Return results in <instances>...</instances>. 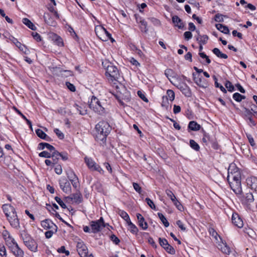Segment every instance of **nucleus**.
Masks as SVG:
<instances>
[{"mask_svg":"<svg viewBox=\"0 0 257 257\" xmlns=\"http://www.w3.org/2000/svg\"><path fill=\"white\" fill-rule=\"evenodd\" d=\"M111 128L109 124L105 121H99L95 126V138L101 145L105 143L107 136Z\"/></svg>","mask_w":257,"mask_h":257,"instance_id":"nucleus-1","label":"nucleus"},{"mask_svg":"<svg viewBox=\"0 0 257 257\" xmlns=\"http://www.w3.org/2000/svg\"><path fill=\"white\" fill-rule=\"evenodd\" d=\"M2 208L11 225L15 228H20L19 219L14 207L10 204H5L3 205Z\"/></svg>","mask_w":257,"mask_h":257,"instance_id":"nucleus-2","label":"nucleus"},{"mask_svg":"<svg viewBox=\"0 0 257 257\" xmlns=\"http://www.w3.org/2000/svg\"><path fill=\"white\" fill-rule=\"evenodd\" d=\"M102 65L105 69V75L108 80L113 81L117 80L119 77L117 68L109 61H105L102 62Z\"/></svg>","mask_w":257,"mask_h":257,"instance_id":"nucleus-3","label":"nucleus"},{"mask_svg":"<svg viewBox=\"0 0 257 257\" xmlns=\"http://www.w3.org/2000/svg\"><path fill=\"white\" fill-rule=\"evenodd\" d=\"M105 104L104 102L100 101L97 97L92 96L89 106L95 112L103 115L105 113Z\"/></svg>","mask_w":257,"mask_h":257,"instance_id":"nucleus-4","label":"nucleus"},{"mask_svg":"<svg viewBox=\"0 0 257 257\" xmlns=\"http://www.w3.org/2000/svg\"><path fill=\"white\" fill-rule=\"evenodd\" d=\"M106 226H109L108 223H105L104 222V219L102 217H101L99 219L96 221H92L90 222V227L91 228V232L96 233L99 232L101 229Z\"/></svg>","mask_w":257,"mask_h":257,"instance_id":"nucleus-5","label":"nucleus"},{"mask_svg":"<svg viewBox=\"0 0 257 257\" xmlns=\"http://www.w3.org/2000/svg\"><path fill=\"white\" fill-rule=\"evenodd\" d=\"M95 32L97 37L102 41H106L107 39H112L111 35L102 26L95 27Z\"/></svg>","mask_w":257,"mask_h":257,"instance_id":"nucleus-6","label":"nucleus"},{"mask_svg":"<svg viewBox=\"0 0 257 257\" xmlns=\"http://www.w3.org/2000/svg\"><path fill=\"white\" fill-rule=\"evenodd\" d=\"M237 179L241 178L240 172L238 168L236 166L235 164L231 163L229 165L228 169V176L227 180L228 181L229 178Z\"/></svg>","mask_w":257,"mask_h":257,"instance_id":"nucleus-7","label":"nucleus"},{"mask_svg":"<svg viewBox=\"0 0 257 257\" xmlns=\"http://www.w3.org/2000/svg\"><path fill=\"white\" fill-rule=\"evenodd\" d=\"M240 179L241 178H238L237 180V179H232V182H230L229 179L227 181L231 189L237 195H241L242 193Z\"/></svg>","mask_w":257,"mask_h":257,"instance_id":"nucleus-8","label":"nucleus"},{"mask_svg":"<svg viewBox=\"0 0 257 257\" xmlns=\"http://www.w3.org/2000/svg\"><path fill=\"white\" fill-rule=\"evenodd\" d=\"M84 161L88 168L91 171H96L100 173H102L103 170L99 165H97L95 161L91 158L85 157Z\"/></svg>","mask_w":257,"mask_h":257,"instance_id":"nucleus-9","label":"nucleus"},{"mask_svg":"<svg viewBox=\"0 0 257 257\" xmlns=\"http://www.w3.org/2000/svg\"><path fill=\"white\" fill-rule=\"evenodd\" d=\"M242 107L244 110V119H245L246 121H248V124L250 126H255L256 123L252 119V116L253 115V113L251 112V111H253V109H251V110H249V109L247 108L246 107L243 105L242 106Z\"/></svg>","mask_w":257,"mask_h":257,"instance_id":"nucleus-10","label":"nucleus"},{"mask_svg":"<svg viewBox=\"0 0 257 257\" xmlns=\"http://www.w3.org/2000/svg\"><path fill=\"white\" fill-rule=\"evenodd\" d=\"M77 251L80 257H88V248L84 242H77Z\"/></svg>","mask_w":257,"mask_h":257,"instance_id":"nucleus-11","label":"nucleus"},{"mask_svg":"<svg viewBox=\"0 0 257 257\" xmlns=\"http://www.w3.org/2000/svg\"><path fill=\"white\" fill-rule=\"evenodd\" d=\"M215 245L224 254H229L231 252V248L226 242H216Z\"/></svg>","mask_w":257,"mask_h":257,"instance_id":"nucleus-12","label":"nucleus"},{"mask_svg":"<svg viewBox=\"0 0 257 257\" xmlns=\"http://www.w3.org/2000/svg\"><path fill=\"white\" fill-rule=\"evenodd\" d=\"M59 185L62 191L66 193H70L71 187L70 182L66 179L63 178L59 180Z\"/></svg>","mask_w":257,"mask_h":257,"instance_id":"nucleus-13","label":"nucleus"},{"mask_svg":"<svg viewBox=\"0 0 257 257\" xmlns=\"http://www.w3.org/2000/svg\"><path fill=\"white\" fill-rule=\"evenodd\" d=\"M176 87L186 97H189L192 95L190 87L185 83H179Z\"/></svg>","mask_w":257,"mask_h":257,"instance_id":"nucleus-14","label":"nucleus"},{"mask_svg":"<svg viewBox=\"0 0 257 257\" xmlns=\"http://www.w3.org/2000/svg\"><path fill=\"white\" fill-rule=\"evenodd\" d=\"M232 223L238 228H242L243 226V223L242 219L236 213H233L231 217Z\"/></svg>","mask_w":257,"mask_h":257,"instance_id":"nucleus-15","label":"nucleus"},{"mask_svg":"<svg viewBox=\"0 0 257 257\" xmlns=\"http://www.w3.org/2000/svg\"><path fill=\"white\" fill-rule=\"evenodd\" d=\"M193 76L195 83L198 86L202 88H206L207 87V85L205 82V80L203 79L201 76L198 75L196 76L194 73H193Z\"/></svg>","mask_w":257,"mask_h":257,"instance_id":"nucleus-16","label":"nucleus"},{"mask_svg":"<svg viewBox=\"0 0 257 257\" xmlns=\"http://www.w3.org/2000/svg\"><path fill=\"white\" fill-rule=\"evenodd\" d=\"M68 198L73 200L74 203L77 204L82 203L83 201L82 195L79 191L71 194L70 196L68 197Z\"/></svg>","mask_w":257,"mask_h":257,"instance_id":"nucleus-17","label":"nucleus"},{"mask_svg":"<svg viewBox=\"0 0 257 257\" xmlns=\"http://www.w3.org/2000/svg\"><path fill=\"white\" fill-rule=\"evenodd\" d=\"M41 225L45 229H50L54 227V229L56 230L57 226L50 219H47L42 221Z\"/></svg>","mask_w":257,"mask_h":257,"instance_id":"nucleus-18","label":"nucleus"},{"mask_svg":"<svg viewBox=\"0 0 257 257\" xmlns=\"http://www.w3.org/2000/svg\"><path fill=\"white\" fill-rule=\"evenodd\" d=\"M160 245L163 247L168 253L174 254L175 253V249L168 243V242H159Z\"/></svg>","mask_w":257,"mask_h":257,"instance_id":"nucleus-19","label":"nucleus"},{"mask_svg":"<svg viewBox=\"0 0 257 257\" xmlns=\"http://www.w3.org/2000/svg\"><path fill=\"white\" fill-rule=\"evenodd\" d=\"M15 245L12 248V251L13 253L17 257H23L24 252L18 246V245L16 243V242H12Z\"/></svg>","mask_w":257,"mask_h":257,"instance_id":"nucleus-20","label":"nucleus"},{"mask_svg":"<svg viewBox=\"0 0 257 257\" xmlns=\"http://www.w3.org/2000/svg\"><path fill=\"white\" fill-rule=\"evenodd\" d=\"M247 185L252 189L257 191V178L255 177L250 178L247 179Z\"/></svg>","mask_w":257,"mask_h":257,"instance_id":"nucleus-21","label":"nucleus"},{"mask_svg":"<svg viewBox=\"0 0 257 257\" xmlns=\"http://www.w3.org/2000/svg\"><path fill=\"white\" fill-rule=\"evenodd\" d=\"M172 20L175 26L177 27L179 29H182L184 28V25L183 22L177 16H173Z\"/></svg>","mask_w":257,"mask_h":257,"instance_id":"nucleus-22","label":"nucleus"},{"mask_svg":"<svg viewBox=\"0 0 257 257\" xmlns=\"http://www.w3.org/2000/svg\"><path fill=\"white\" fill-rule=\"evenodd\" d=\"M201 128V125L195 121H191L188 125V131H197Z\"/></svg>","mask_w":257,"mask_h":257,"instance_id":"nucleus-23","label":"nucleus"},{"mask_svg":"<svg viewBox=\"0 0 257 257\" xmlns=\"http://www.w3.org/2000/svg\"><path fill=\"white\" fill-rule=\"evenodd\" d=\"M138 220L139 225L143 229H146L148 228V223L145 221L144 217L140 213L137 214Z\"/></svg>","mask_w":257,"mask_h":257,"instance_id":"nucleus-24","label":"nucleus"},{"mask_svg":"<svg viewBox=\"0 0 257 257\" xmlns=\"http://www.w3.org/2000/svg\"><path fill=\"white\" fill-rule=\"evenodd\" d=\"M36 133L38 137L46 141L50 142L52 140L51 138L41 129H37L36 130Z\"/></svg>","mask_w":257,"mask_h":257,"instance_id":"nucleus-25","label":"nucleus"},{"mask_svg":"<svg viewBox=\"0 0 257 257\" xmlns=\"http://www.w3.org/2000/svg\"><path fill=\"white\" fill-rule=\"evenodd\" d=\"M44 19L45 23L50 26H54L56 24V22L54 21L49 13H47L44 14Z\"/></svg>","mask_w":257,"mask_h":257,"instance_id":"nucleus-26","label":"nucleus"},{"mask_svg":"<svg viewBox=\"0 0 257 257\" xmlns=\"http://www.w3.org/2000/svg\"><path fill=\"white\" fill-rule=\"evenodd\" d=\"M45 148H47L51 152L53 151H55V148L51 145L47 143H40L39 144L38 146V149L39 150H44Z\"/></svg>","mask_w":257,"mask_h":257,"instance_id":"nucleus-27","label":"nucleus"},{"mask_svg":"<svg viewBox=\"0 0 257 257\" xmlns=\"http://www.w3.org/2000/svg\"><path fill=\"white\" fill-rule=\"evenodd\" d=\"M24 243L30 250L34 252L37 250L38 244L37 242H24Z\"/></svg>","mask_w":257,"mask_h":257,"instance_id":"nucleus-28","label":"nucleus"},{"mask_svg":"<svg viewBox=\"0 0 257 257\" xmlns=\"http://www.w3.org/2000/svg\"><path fill=\"white\" fill-rule=\"evenodd\" d=\"M215 27L216 29L220 31L221 33H223L225 34H228L229 33L228 28L225 25L221 24H217L215 25Z\"/></svg>","mask_w":257,"mask_h":257,"instance_id":"nucleus-29","label":"nucleus"},{"mask_svg":"<svg viewBox=\"0 0 257 257\" xmlns=\"http://www.w3.org/2000/svg\"><path fill=\"white\" fill-rule=\"evenodd\" d=\"M241 195L246 203H251L254 201L253 196L251 193H246L245 195L242 193Z\"/></svg>","mask_w":257,"mask_h":257,"instance_id":"nucleus-30","label":"nucleus"},{"mask_svg":"<svg viewBox=\"0 0 257 257\" xmlns=\"http://www.w3.org/2000/svg\"><path fill=\"white\" fill-rule=\"evenodd\" d=\"M51 158H52L53 165H55L58 163V161L59 159V155L60 153L55 149V151L51 152Z\"/></svg>","mask_w":257,"mask_h":257,"instance_id":"nucleus-31","label":"nucleus"},{"mask_svg":"<svg viewBox=\"0 0 257 257\" xmlns=\"http://www.w3.org/2000/svg\"><path fill=\"white\" fill-rule=\"evenodd\" d=\"M212 52L218 57L223 59H227L228 56L226 54L222 53L217 48H215L212 50Z\"/></svg>","mask_w":257,"mask_h":257,"instance_id":"nucleus-32","label":"nucleus"},{"mask_svg":"<svg viewBox=\"0 0 257 257\" xmlns=\"http://www.w3.org/2000/svg\"><path fill=\"white\" fill-rule=\"evenodd\" d=\"M208 37L206 35H203L201 36L200 37H196V41L199 43V44L205 45L207 43L208 40Z\"/></svg>","mask_w":257,"mask_h":257,"instance_id":"nucleus-33","label":"nucleus"},{"mask_svg":"<svg viewBox=\"0 0 257 257\" xmlns=\"http://www.w3.org/2000/svg\"><path fill=\"white\" fill-rule=\"evenodd\" d=\"M23 23L26 25L29 29L32 30H35L36 27L27 18H23L22 20Z\"/></svg>","mask_w":257,"mask_h":257,"instance_id":"nucleus-34","label":"nucleus"},{"mask_svg":"<svg viewBox=\"0 0 257 257\" xmlns=\"http://www.w3.org/2000/svg\"><path fill=\"white\" fill-rule=\"evenodd\" d=\"M53 40L55 44L58 46L61 47L63 46V42L62 39L57 35H55L54 36Z\"/></svg>","mask_w":257,"mask_h":257,"instance_id":"nucleus-35","label":"nucleus"},{"mask_svg":"<svg viewBox=\"0 0 257 257\" xmlns=\"http://www.w3.org/2000/svg\"><path fill=\"white\" fill-rule=\"evenodd\" d=\"M158 216L165 227H167L169 226V222L167 221L166 218L162 213H158Z\"/></svg>","mask_w":257,"mask_h":257,"instance_id":"nucleus-36","label":"nucleus"},{"mask_svg":"<svg viewBox=\"0 0 257 257\" xmlns=\"http://www.w3.org/2000/svg\"><path fill=\"white\" fill-rule=\"evenodd\" d=\"M233 98L237 102H240L245 98L244 95H242L238 92L234 93L232 96Z\"/></svg>","mask_w":257,"mask_h":257,"instance_id":"nucleus-37","label":"nucleus"},{"mask_svg":"<svg viewBox=\"0 0 257 257\" xmlns=\"http://www.w3.org/2000/svg\"><path fill=\"white\" fill-rule=\"evenodd\" d=\"M213 79L214 80V84H215V86L217 88H219L221 90V91L222 92H223V93H226L227 92V91L225 89V88L222 86L220 84L218 83V82H217V77L214 75L213 76Z\"/></svg>","mask_w":257,"mask_h":257,"instance_id":"nucleus-38","label":"nucleus"},{"mask_svg":"<svg viewBox=\"0 0 257 257\" xmlns=\"http://www.w3.org/2000/svg\"><path fill=\"white\" fill-rule=\"evenodd\" d=\"M162 101L161 105L162 107H165L167 110L168 109L169 106V99L167 96H163L162 97Z\"/></svg>","mask_w":257,"mask_h":257,"instance_id":"nucleus-39","label":"nucleus"},{"mask_svg":"<svg viewBox=\"0 0 257 257\" xmlns=\"http://www.w3.org/2000/svg\"><path fill=\"white\" fill-rule=\"evenodd\" d=\"M120 216L125 220L127 223L130 222L131 220L128 214L123 210H120L119 212Z\"/></svg>","mask_w":257,"mask_h":257,"instance_id":"nucleus-40","label":"nucleus"},{"mask_svg":"<svg viewBox=\"0 0 257 257\" xmlns=\"http://www.w3.org/2000/svg\"><path fill=\"white\" fill-rule=\"evenodd\" d=\"M140 24V29L142 32L147 33L148 31L147 22L145 20H141Z\"/></svg>","mask_w":257,"mask_h":257,"instance_id":"nucleus-41","label":"nucleus"},{"mask_svg":"<svg viewBox=\"0 0 257 257\" xmlns=\"http://www.w3.org/2000/svg\"><path fill=\"white\" fill-rule=\"evenodd\" d=\"M3 237L5 241H7V239L11 240V241H14V239L12 238L9 232L6 230H4L2 233Z\"/></svg>","mask_w":257,"mask_h":257,"instance_id":"nucleus-42","label":"nucleus"},{"mask_svg":"<svg viewBox=\"0 0 257 257\" xmlns=\"http://www.w3.org/2000/svg\"><path fill=\"white\" fill-rule=\"evenodd\" d=\"M66 174L68 178L69 179L70 181L74 179H76L77 178V176L76 175L74 171L71 169H70L68 171H67Z\"/></svg>","mask_w":257,"mask_h":257,"instance_id":"nucleus-43","label":"nucleus"},{"mask_svg":"<svg viewBox=\"0 0 257 257\" xmlns=\"http://www.w3.org/2000/svg\"><path fill=\"white\" fill-rule=\"evenodd\" d=\"M190 147L195 150L196 151H199L200 149V147L199 145L193 140H190Z\"/></svg>","mask_w":257,"mask_h":257,"instance_id":"nucleus-44","label":"nucleus"},{"mask_svg":"<svg viewBox=\"0 0 257 257\" xmlns=\"http://www.w3.org/2000/svg\"><path fill=\"white\" fill-rule=\"evenodd\" d=\"M224 17L227 18L226 16L218 13L214 16V21L217 22H223L224 21Z\"/></svg>","mask_w":257,"mask_h":257,"instance_id":"nucleus-45","label":"nucleus"},{"mask_svg":"<svg viewBox=\"0 0 257 257\" xmlns=\"http://www.w3.org/2000/svg\"><path fill=\"white\" fill-rule=\"evenodd\" d=\"M225 86L230 92H233L235 90L234 86L229 80H226L225 83Z\"/></svg>","mask_w":257,"mask_h":257,"instance_id":"nucleus-46","label":"nucleus"},{"mask_svg":"<svg viewBox=\"0 0 257 257\" xmlns=\"http://www.w3.org/2000/svg\"><path fill=\"white\" fill-rule=\"evenodd\" d=\"M73 106L76 108V109L77 110V111L79 112V114L82 115H84L87 114V111L86 110L83 109H82V108L81 106H79L77 104L75 103L73 105Z\"/></svg>","mask_w":257,"mask_h":257,"instance_id":"nucleus-47","label":"nucleus"},{"mask_svg":"<svg viewBox=\"0 0 257 257\" xmlns=\"http://www.w3.org/2000/svg\"><path fill=\"white\" fill-rule=\"evenodd\" d=\"M168 97V99H169L171 101H172L175 99V93L171 89H168L167 91V95Z\"/></svg>","mask_w":257,"mask_h":257,"instance_id":"nucleus-48","label":"nucleus"},{"mask_svg":"<svg viewBox=\"0 0 257 257\" xmlns=\"http://www.w3.org/2000/svg\"><path fill=\"white\" fill-rule=\"evenodd\" d=\"M127 224H128V225L130 226L131 231L132 233H136L138 231V229L137 227L135 224H134L133 223H132L131 221H130V222H128L127 223Z\"/></svg>","mask_w":257,"mask_h":257,"instance_id":"nucleus-49","label":"nucleus"},{"mask_svg":"<svg viewBox=\"0 0 257 257\" xmlns=\"http://www.w3.org/2000/svg\"><path fill=\"white\" fill-rule=\"evenodd\" d=\"M92 187L98 192H101L103 190L101 183L98 182L95 183Z\"/></svg>","mask_w":257,"mask_h":257,"instance_id":"nucleus-50","label":"nucleus"},{"mask_svg":"<svg viewBox=\"0 0 257 257\" xmlns=\"http://www.w3.org/2000/svg\"><path fill=\"white\" fill-rule=\"evenodd\" d=\"M202 142L204 143L207 144L208 142H212V140L211 139L210 136L209 134L204 133L203 137L202 139Z\"/></svg>","mask_w":257,"mask_h":257,"instance_id":"nucleus-51","label":"nucleus"},{"mask_svg":"<svg viewBox=\"0 0 257 257\" xmlns=\"http://www.w3.org/2000/svg\"><path fill=\"white\" fill-rule=\"evenodd\" d=\"M55 200L62 208L65 209L67 208L66 205L63 202L60 198L58 197V196H56L55 197Z\"/></svg>","mask_w":257,"mask_h":257,"instance_id":"nucleus-52","label":"nucleus"},{"mask_svg":"<svg viewBox=\"0 0 257 257\" xmlns=\"http://www.w3.org/2000/svg\"><path fill=\"white\" fill-rule=\"evenodd\" d=\"M145 200L151 208L154 210H156V206L152 200H151L149 198H146Z\"/></svg>","mask_w":257,"mask_h":257,"instance_id":"nucleus-53","label":"nucleus"},{"mask_svg":"<svg viewBox=\"0 0 257 257\" xmlns=\"http://www.w3.org/2000/svg\"><path fill=\"white\" fill-rule=\"evenodd\" d=\"M174 71L171 69H167L165 71V75L170 79V77H173Z\"/></svg>","mask_w":257,"mask_h":257,"instance_id":"nucleus-54","label":"nucleus"},{"mask_svg":"<svg viewBox=\"0 0 257 257\" xmlns=\"http://www.w3.org/2000/svg\"><path fill=\"white\" fill-rule=\"evenodd\" d=\"M51 154L44 151L39 154V156L40 157L45 158H50Z\"/></svg>","mask_w":257,"mask_h":257,"instance_id":"nucleus-55","label":"nucleus"},{"mask_svg":"<svg viewBox=\"0 0 257 257\" xmlns=\"http://www.w3.org/2000/svg\"><path fill=\"white\" fill-rule=\"evenodd\" d=\"M137 94L138 95V96L143 100H144L145 102H148V99H147V98L146 97L145 94L143 92H142V91L141 90H139L137 92Z\"/></svg>","mask_w":257,"mask_h":257,"instance_id":"nucleus-56","label":"nucleus"},{"mask_svg":"<svg viewBox=\"0 0 257 257\" xmlns=\"http://www.w3.org/2000/svg\"><path fill=\"white\" fill-rule=\"evenodd\" d=\"M54 133L57 136V137L61 140H62L64 138V135L58 128H55L54 130Z\"/></svg>","mask_w":257,"mask_h":257,"instance_id":"nucleus-57","label":"nucleus"},{"mask_svg":"<svg viewBox=\"0 0 257 257\" xmlns=\"http://www.w3.org/2000/svg\"><path fill=\"white\" fill-rule=\"evenodd\" d=\"M199 56L202 58H204V59H205L206 60V62L207 64H209L211 63V60H210V59L209 58V57L208 56H207L205 53L204 52H199Z\"/></svg>","mask_w":257,"mask_h":257,"instance_id":"nucleus-58","label":"nucleus"},{"mask_svg":"<svg viewBox=\"0 0 257 257\" xmlns=\"http://www.w3.org/2000/svg\"><path fill=\"white\" fill-rule=\"evenodd\" d=\"M18 48L20 49V51H21L25 54H28L30 52L29 50L27 48V47L25 45L23 44H22L21 46L19 47Z\"/></svg>","mask_w":257,"mask_h":257,"instance_id":"nucleus-59","label":"nucleus"},{"mask_svg":"<svg viewBox=\"0 0 257 257\" xmlns=\"http://www.w3.org/2000/svg\"><path fill=\"white\" fill-rule=\"evenodd\" d=\"M173 202L179 210L182 211L183 210V206L177 199H175Z\"/></svg>","mask_w":257,"mask_h":257,"instance_id":"nucleus-60","label":"nucleus"},{"mask_svg":"<svg viewBox=\"0 0 257 257\" xmlns=\"http://www.w3.org/2000/svg\"><path fill=\"white\" fill-rule=\"evenodd\" d=\"M66 86L67 88L72 92H75L76 91L75 86L69 82H66Z\"/></svg>","mask_w":257,"mask_h":257,"instance_id":"nucleus-61","label":"nucleus"},{"mask_svg":"<svg viewBox=\"0 0 257 257\" xmlns=\"http://www.w3.org/2000/svg\"><path fill=\"white\" fill-rule=\"evenodd\" d=\"M166 192L167 196L170 197L172 202L174 201L175 199H177L175 196L171 191L167 190Z\"/></svg>","mask_w":257,"mask_h":257,"instance_id":"nucleus-62","label":"nucleus"},{"mask_svg":"<svg viewBox=\"0 0 257 257\" xmlns=\"http://www.w3.org/2000/svg\"><path fill=\"white\" fill-rule=\"evenodd\" d=\"M246 137L248 140L249 143H250V145L252 147L254 146L255 144L254 143V140L253 137L250 134H246Z\"/></svg>","mask_w":257,"mask_h":257,"instance_id":"nucleus-63","label":"nucleus"},{"mask_svg":"<svg viewBox=\"0 0 257 257\" xmlns=\"http://www.w3.org/2000/svg\"><path fill=\"white\" fill-rule=\"evenodd\" d=\"M149 20L156 26H159L160 25V21L155 18H150Z\"/></svg>","mask_w":257,"mask_h":257,"instance_id":"nucleus-64","label":"nucleus"}]
</instances>
